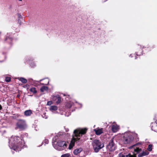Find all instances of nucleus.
Masks as SVG:
<instances>
[{"label":"nucleus","instance_id":"nucleus-38","mask_svg":"<svg viewBox=\"0 0 157 157\" xmlns=\"http://www.w3.org/2000/svg\"><path fill=\"white\" fill-rule=\"evenodd\" d=\"M43 79H41L40 80L39 82H40L41 81H42Z\"/></svg>","mask_w":157,"mask_h":157},{"label":"nucleus","instance_id":"nucleus-29","mask_svg":"<svg viewBox=\"0 0 157 157\" xmlns=\"http://www.w3.org/2000/svg\"><path fill=\"white\" fill-rule=\"evenodd\" d=\"M52 103V102L51 101H48L47 102V105H51Z\"/></svg>","mask_w":157,"mask_h":157},{"label":"nucleus","instance_id":"nucleus-33","mask_svg":"<svg viewBox=\"0 0 157 157\" xmlns=\"http://www.w3.org/2000/svg\"><path fill=\"white\" fill-rule=\"evenodd\" d=\"M136 145H137V144H135L133 145H132V146H131V147H129V148H132L133 147H134Z\"/></svg>","mask_w":157,"mask_h":157},{"label":"nucleus","instance_id":"nucleus-20","mask_svg":"<svg viewBox=\"0 0 157 157\" xmlns=\"http://www.w3.org/2000/svg\"><path fill=\"white\" fill-rule=\"evenodd\" d=\"M29 90L30 91L32 92L33 94H36L37 93V91L36 90V88L35 87L31 88L29 89Z\"/></svg>","mask_w":157,"mask_h":157},{"label":"nucleus","instance_id":"nucleus-4","mask_svg":"<svg viewBox=\"0 0 157 157\" xmlns=\"http://www.w3.org/2000/svg\"><path fill=\"white\" fill-rule=\"evenodd\" d=\"M92 145L94 151L95 152H98L104 146V144L103 142L97 139H95L93 141Z\"/></svg>","mask_w":157,"mask_h":157},{"label":"nucleus","instance_id":"nucleus-23","mask_svg":"<svg viewBox=\"0 0 157 157\" xmlns=\"http://www.w3.org/2000/svg\"><path fill=\"white\" fill-rule=\"evenodd\" d=\"M151 129L152 130L154 131L155 132H157V128L156 126H154L153 125H151Z\"/></svg>","mask_w":157,"mask_h":157},{"label":"nucleus","instance_id":"nucleus-6","mask_svg":"<svg viewBox=\"0 0 157 157\" xmlns=\"http://www.w3.org/2000/svg\"><path fill=\"white\" fill-rule=\"evenodd\" d=\"M27 127L25 121L23 120H19L16 124L15 129H19L21 130L25 129Z\"/></svg>","mask_w":157,"mask_h":157},{"label":"nucleus","instance_id":"nucleus-1","mask_svg":"<svg viewBox=\"0 0 157 157\" xmlns=\"http://www.w3.org/2000/svg\"><path fill=\"white\" fill-rule=\"evenodd\" d=\"M87 130V129L86 128L74 130V134L75 137H73L68 147L69 149H71L73 147L75 142H76L78 145H80L82 142L86 140L85 136H84L83 138L82 137L83 135L86 133Z\"/></svg>","mask_w":157,"mask_h":157},{"label":"nucleus","instance_id":"nucleus-21","mask_svg":"<svg viewBox=\"0 0 157 157\" xmlns=\"http://www.w3.org/2000/svg\"><path fill=\"white\" fill-rule=\"evenodd\" d=\"M10 34H7L5 40V41H6L8 40H12V38L11 37H10Z\"/></svg>","mask_w":157,"mask_h":157},{"label":"nucleus","instance_id":"nucleus-11","mask_svg":"<svg viewBox=\"0 0 157 157\" xmlns=\"http://www.w3.org/2000/svg\"><path fill=\"white\" fill-rule=\"evenodd\" d=\"M82 149L81 147H79L75 149L73 151L75 155H78L82 151Z\"/></svg>","mask_w":157,"mask_h":157},{"label":"nucleus","instance_id":"nucleus-14","mask_svg":"<svg viewBox=\"0 0 157 157\" xmlns=\"http://www.w3.org/2000/svg\"><path fill=\"white\" fill-rule=\"evenodd\" d=\"M94 131L97 135H100L103 132V129L102 128L101 129H94Z\"/></svg>","mask_w":157,"mask_h":157},{"label":"nucleus","instance_id":"nucleus-41","mask_svg":"<svg viewBox=\"0 0 157 157\" xmlns=\"http://www.w3.org/2000/svg\"><path fill=\"white\" fill-rule=\"evenodd\" d=\"M135 59H136V56H135Z\"/></svg>","mask_w":157,"mask_h":157},{"label":"nucleus","instance_id":"nucleus-9","mask_svg":"<svg viewBox=\"0 0 157 157\" xmlns=\"http://www.w3.org/2000/svg\"><path fill=\"white\" fill-rule=\"evenodd\" d=\"M52 99L53 101H55L57 104L60 103L61 101V97L58 94L53 96Z\"/></svg>","mask_w":157,"mask_h":157},{"label":"nucleus","instance_id":"nucleus-2","mask_svg":"<svg viewBox=\"0 0 157 157\" xmlns=\"http://www.w3.org/2000/svg\"><path fill=\"white\" fill-rule=\"evenodd\" d=\"M9 146L10 149L16 151H19L21 148L26 147L22 137L16 136H13L10 139Z\"/></svg>","mask_w":157,"mask_h":157},{"label":"nucleus","instance_id":"nucleus-10","mask_svg":"<svg viewBox=\"0 0 157 157\" xmlns=\"http://www.w3.org/2000/svg\"><path fill=\"white\" fill-rule=\"evenodd\" d=\"M119 129V126L116 124L113 125L112 126V130L113 132H117Z\"/></svg>","mask_w":157,"mask_h":157},{"label":"nucleus","instance_id":"nucleus-5","mask_svg":"<svg viewBox=\"0 0 157 157\" xmlns=\"http://www.w3.org/2000/svg\"><path fill=\"white\" fill-rule=\"evenodd\" d=\"M134 139L133 137L128 133H125L123 136L122 140L125 144L130 143Z\"/></svg>","mask_w":157,"mask_h":157},{"label":"nucleus","instance_id":"nucleus-37","mask_svg":"<svg viewBox=\"0 0 157 157\" xmlns=\"http://www.w3.org/2000/svg\"><path fill=\"white\" fill-rule=\"evenodd\" d=\"M140 53H141L142 52V49L140 50Z\"/></svg>","mask_w":157,"mask_h":157},{"label":"nucleus","instance_id":"nucleus-19","mask_svg":"<svg viewBox=\"0 0 157 157\" xmlns=\"http://www.w3.org/2000/svg\"><path fill=\"white\" fill-rule=\"evenodd\" d=\"M18 79L22 83H27V80L26 79L23 78H18Z\"/></svg>","mask_w":157,"mask_h":157},{"label":"nucleus","instance_id":"nucleus-35","mask_svg":"<svg viewBox=\"0 0 157 157\" xmlns=\"http://www.w3.org/2000/svg\"><path fill=\"white\" fill-rule=\"evenodd\" d=\"M18 23H19V24L20 25L21 24V20L19 19H18Z\"/></svg>","mask_w":157,"mask_h":157},{"label":"nucleus","instance_id":"nucleus-17","mask_svg":"<svg viewBox=\"0 0 157 157\" xmlns=\"http://www.w3.org/2000/svg\"><path fill=\"white\" fill-rule=\"evenodd\" d=\"M134 154H136L141 152L142 149L141 148H140L139 147H136V148L135 147L134 148Z\"/></svg>","mask_w":157,"mask_h":157},{"label":"nucleus","instance_id":"nucleus-24","mask_svg":"<svg viewBox=\"0 0 157 157\" xmlns=\"http://www.w3.org/2000/svg\"><path fill=\"white\" fill-rule=\"evenodd\" d=\"M70 154L69 153L61 155V157H70Z\"/></svg>","mask_w":157,"mask_h":157},{"label":"nucleus","instance_id":"nucleus-32","mask_svg":"<svg viewBox=\"0 0 157 157\" xmlns=\"http://www.w3.org/2000/svg\"><path fill=\"white\" fill-rule=\"evenodd\" d=\"M136 55L137 56H140L141 54H140V53H139V52H136V54H135V55Z\"/></svg>","mask_w":157,"mask_h":157},{"label":"nucleus","instance_id":"nucleus-16","mask_svg":"<svg viewBox=\"0 0 157 157\" xmlns=\"http://www.w3.org/2000/svg\"><path fill=\"white\" fill-rule=\"evenodd\" d=\"M119 157H136V156L135 155H126L125 156L121 154V153H120L119 154Z\"/></svg>","mask_w":157,"mask_h":157},{"label":"nucleus","instance_id":"nucleus-3","mask_svg":"<svg viewBox=\"0 0 157 157\" xmlns=\"http://www.w3.org/2000/svg\"><path fill=\"white\" fill-rule=\"evenodd\" d=\"M58 137L57 136L53 138L52 141V144L54 147L59 151L64 149L67 146L66 142L64 141L58 140Z\"/></svg>","mask_w":157,"mask_h":157},{"label":"nucleus","instance_id":"nucleus-25","mask_svg":"<svg viewBox=\"0 0 157 157\" xmlns=\"http://www.w3.org/2000/svg\"><path fill=\"white\" fill-rule=\"evenodd\" d=\"M5 80L6 82H9L11 81V78L9 77H6V78Z\"/></svg>","mask_w":157,"mask_h":157},{"label":"nucleus","instance_id":"nucleus-22","mask_svg":"<svg viewBox=\"0 0 157 157\" xmlns=\"http://www.w3.org/2000/svg\"><path fill=\"white\" fill-rule=\"evenodd\" d=\"M152 145L151 144H149L148 145V147L147 148V149L149 151H151L152 149Z\"/></svg>","mask_w":157,"mask_h":157},{"label":"nucleus","instance_id":"nucleus-8","mask_svg":"<svg viewBox=\"0 0 157 157\" xmlns=\"http://www.w3.org/2000/svg\"><path fill=\"white\" fill-rule=\"evenodd\" d=\"M75 102L77 104V105H80V108L82 107V104L77 103V102L76 101H70L69 102H67L66 104V106L68 108H70L72 106H76L75 104L74 103V102Z\"/></svg>","mask_w":157,"mask_h":157},{"label":"nucleus","instance_id":"nucleus-12","mask_svg":"<svg viewBox=\"0 0 157 157\" xmlns=\"http://www.w3.org/2000/svg\"><path fill=\"white\" fill-rule=\"evenodd\" d=\"M58 109V107L56 105H52L50 106L49 110L52 112L56 113V111Z\"/></svg>","mask_w":157,"mask_h":157},{"label":"nucleus","instance_id":"nucleus-40","mask_svg":"<svg viewBox=\"0 0 157 157\" xmlns=\"http://www.w3.org/2000/svg\"><path fill=\"white\" fill-rule=\"evenodd\" d=\"M18 0L20 1H22V0Z\"/></svg>","mask_w":157,"mask_h":157},{"label":"nucleus","instance_id":"nucleus-39","mask_svg":"<svg viewBox=\"0 0 157 157\" xmlns=\"http://www.w3.org/2000/svg\"><path fill=\"white\" fill-rule=\"evenodd\" d=\"M132 56V55H130V56H129L130 57H132V56Z\"/></svg>","mask_w":157,"mask_h":157},{"label":"nucleus","instance_id":"nucleus-27","mask_svg":"<svg viewBox=\"0 0 157 157\" xmlns=\"http://www.w3.org/2000/svg\"><path fill=\"white\" fill-rule=\"evenodd\" d=\"M45 81L46 82H47V83H41V84L42 85H47L49 83V79H46L45 80Z\"/></svg>","mask_w":157,"mask_h":157},{"label":"nucleus","instance_id":"nucleus-31","mask_svg":"<svg viewBox=\"0 0 157 157\" xmlns=\"http://www.w3.org/2000/svg\"><path fill=\"white\" fill-rule=\"evenodd\" d=\"M45 144H48V140L47 139H45L44 141Z\"/></svg>","mask_w":157,"mask_h":157},{"label":"nucleus","instance_id":"nucleus-43","mask_svg":"<svg viewBox=\"0 0 157 157\" xmlns=\"http://www.w3.org/2000/svg\"><path fill=\"white\" fill-rule=\"evenodd\" d=\"M63 95H64V96H65V95H65V94H63Z\"/></svg>","mask_w":157,"mask_h":157},{"label":"nucleus","instance_id":"nucleus-36","mask_svg":"<svg viewBox=\"0 0 157 157\" xmlns=\"http://www.w3.org/2000/svg\"><path fill=\"white\" fill-rule=\"evenodd\" d=\"M2 106H1V105L0 104V110H1L2 109Z\"/></svg>","mask_w":157,"mask_h":157},{"label":"nucleus","instance_id":"nucleus-15","mask_svg":"<svg viewBox=\"0 0 157 157\" xmlns=\"http://www.w3.org/2000/svg\"><path fill=\"white\" fill-rule=\"evenodd\" d=\"M32 113V111L31 110H28L24 112V115L26 116H30Z\"/></svg>","mask_w":157,"mask_h":157},{"label":"nucleus","instance_id":"nucleus-34","mask_svg":"<svg viewBox=\"0 0 157 157\" xmlns=\"http://www.w3.org/2000/svg\"><path fill=\"white\" fill-rule=\"evenodd\" d=\"M30 65L32 67H33L35 66V65L34 63H31L30 64Z\"/></svg>","mask_w":157,"mask_h":157},{"label":"nucleus","instance_id":"nucleus-30","mask_svg":"<svg viewBox=\"0 0 157 157\" xmlns=\"http://www.w3.org/2000/svg\"><path fill=\"white\" fill-rule=\"evenodd\" d=\"M17 16L19 19H22V17L21 16V15L20 14H18Z\"/></svg>","mask_w":157,"mask_h":157},{"label":"nucleus","instance_id":"nucleus-42","mask_svg":"<svg viewBox=\"0 0 157 157\" xmlns=\"http://www.w3.org/2000/svg\"><path fill=\"white\" fill-rule=\"evenodd\" d=\"M68 130H66V132H67L68 131Z\"/></svg>","mask_w":157,"mask_h":157},{"label":"nucleus","instance_id":"nucleus-26","mask_svg":"<svg viewBox=\"0 0 157 157\" xmlns=\"http://www.w3.org/2000/svg\"><path fill=\"white\" fill-rule=\"evenodd\" d=\"M153 125L154 126H156L157 128V120L155 122L152 123L151 125Z\"/></svg>","mask_w":157,"mask_h":157},{"label":"nucleus","instance_id":"nucleus-13","mask_svg":"<svg viewBox=\"0 0 157 157\" xmlns=\"http://www.w3.org/2000/svg\"><path fill=\"white\" fill-rule=\"evenodd\" d=\"M149 154V152L147 151H143L138 155V156L139 157H142L144 156L148 155Z\"/></svg>","mask_w":157,"mask_h":157},{"label":"nucleus","instance_id":"nucleus-18","mask_svg":"<svg viewBox=\"0 0 157 157\" xmlns=\"http://www.w3.org/2000/svg\"><path fill=\"white\" fill-rule=\"evenodd\" d=\"M48 90V87L47 86H43L41 87L40 89V90L41 92H44L45 91H47Z\"/></svg>","mask_w":157,"mask_h":157},{"label":"nucleus","instance_id":"nucleus-28","mask_svg":"<svg viewBox=\"0 0 157 157\" xmlns=\"http://www.w3.org/2000/svg\"><path fill=\"white\" fill-rule=\"evenodd\" d=\"M45 113H44L43 115H42V117L44 118L47 119L48 117L47 116L45 115Z\"/></svg>","mask_w":157,"mask_h":157},{"label":"nucleus","instance_id":"nucleus-7","mask_svg":"<svg viewBox=\"0 0 157 157\" xmlns=\"http://www.w3.org/2000/svg\"><path fill=\"white\" fill-rule=\"evenodd\" d=\"M116 146L113 142V139H112L106 146L107 151H113L116 149Z\"/></svg>","mask_w":157,"mask_h":157}]
</instances>
